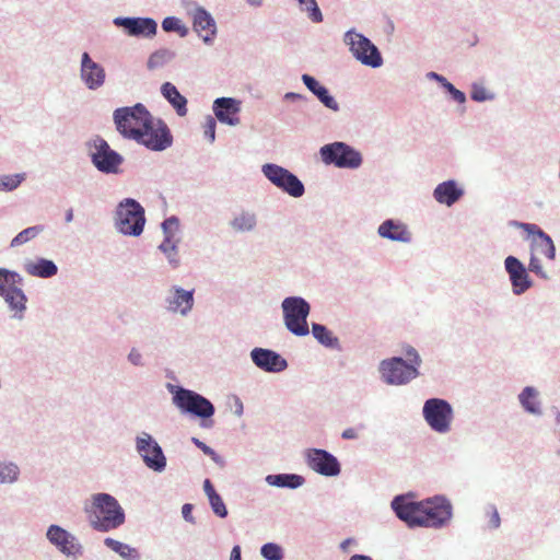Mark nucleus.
<instances>
[{
  "label": "nucleus",
  "mask_w": 560,
  "mask_h": 560,
  "mask_svg": "<svg viewBox=\"0 0 560 560\" xmlns=\"http://www.w3.org/2000/svg\"><path fill=\"white\" fill-rule=\"evenodd\" d=\"M419 527L440 529L445 527L453 517V505L442 494L421 500Z\"/></svg>",
  "instance_id": "obj_8"
},
{
  "label": "nucleus",
  "mask_w": 560,
  "mask_h": 560,
  "mask_svg": "<svg viewBox=\"0 0 560 560\" xmlns=\"http://www.w3.org/2000/svg\"><path fill=\"white\" fill-rule=\"evenodd\" d=\"M504 270L509 276L512 293L523 295L534 284L526 266L515 256L509 255L503 261Z\"/></svg>",
  "instance_id": "obj_20"
},
{
  "label": "nucleus",
  "mask_w": 560,
  "mask_h": 560,
  "mask_svg": "<svg viewBox=\"0 0 560 560\" xmlns=\"http://www.w3.org/2000/svg\"><path fill=\"white\" fill-rule=\"evenodd\" d=\"M21 470L16 463L0 460V485H13L19 480Z\"/></svg>",
  "instance_id": "obj_38"
},
{
  "label": "nucleus",
  "mask_w": 560,
  "mask_h": 560,
  "mask_svg": "<svg viewBox=\"0 0 560 560\" xmlns=\"http://www.w3.org/2000/svg\"><path fill=\"white\" fill-rule=\"evenodd\" d=\"M444 90L450 94L454 102L458 103L459 105H464L466 103V94L458 90L453 83H450Z\"/></svg>",
  "instance_id": "obj_53"
},
{
  "label": "nucleus",
  "mask_w": 560,
  "mask_h": 560,
  "mask_svg": "<svg viewBox=\"0 0 560 560\" xmlns=\"http://www.w3.org/2000/svg\"><path fill=\"white\" fill-rule=\"evenodd\" d=\"M192 28L206 45H212L218 28L213 16L203 7L197 5L191 14Z\"/></svg>",
  "instance_id": "obj_25"
},
{
  "label": "nucleus",
  "mask_w": 560,
  "mask_h": 560,
  "mask_svg": "<svg viewBox=\"0 0 560 560\" xmlns=\"http://www.w3.org/2000/svg\"><path fill=\"white\" fill-rule=\"evenodd\" d=\"M195 290H186L179 285H172L163 299L164 308L171 314L183 317L189 315L195 304Z\"/></svg>",
  "instance_id": "obj_21"
},
{
  "label": "nucleus",
  "mask_w": 560,
  "mask_h": 560,
  "mask_svg": "<svg viewBox=\"0 0 560 560\" xmlns=\"http://www.w3.org/2000/svg\"><path fill=\"white\" fill-rule=\"evenodd\" d=\"M348 560H373L372 557L362 553L352 555Z\"/></svg>",
  "instance_id": "obj_64"
},
{
  "label": "nucleus",
  "mask_w": 560,
  "mask_h": 560,
  "mask_svg": "<svg viewBox=\"0 0 560 560\" xmlns=\"http://www.w3.org/2000/svg\"><path fill=\"white\" fill-rule=\"evenodd\" d=\"M191 442L196 447H198L205 455H212L213 448L208 446L206 443L200 441L198 438H191Z\"/></svg>",
  "instance_id": "obj_57"
},
{
  "label": "nucleus",
  "mask_w": 560,
  "mask_h": 560,
  "mask_svg": "<svg viewBox=\"0 0 560 560\" xmlns=\"http://www.w3.org/2000/svg\"><path fill=\"white\" fill-rule=\"evenodd\" d=\"M465 195L464 188L455 179L444 180L432 191L433 199L445 207H452Z\"/></svg>",
  "instance_id": "obj_27"
},
{
  "label": "nucleus",
  "mask_w": 560,
  "mask_h": 560,
  "mask_svg": "<svg viewBox=\"0 0 560 560\" xmlns=\"http://www.w3.org/2000/svg\"><path fill=\"white\" fill-rule=\"evenodd\" d=\"M45 230L44 225H33L18 233L11 241L10 247L15 248L22 246L30 241L36 238Z\"/></svg>",
  "instance_id": "obj_41"
},
{
  "label": "nucleus",
  "mask_w": 560,
  "mask_h": 560,
  "mask_svg": "<svg viewBox=\"0 0 560 560\" xmlns=\"http://www.w3.org/2000/svg\"><path fill=\"white\" fill-rule=\"evenodd\" d=\"M92 505L86 508L91 527L100 533H107L120 527L126 514L119 502L109 493L100 492L92 495Z\"/></svg>",
  "instance_id": "obj_1"
},
{
  "label": "nucleus",
  "mask_w": 560,
  "mask_h": 560,
  "mask_svg": "<svg viewBox=\"0 0 560 560\" xmlns=\"http://www.w3.org/2000/svg\"><path fill=\"white\" fill-rule=\"evenodd\" d=\"M400 353L405 360V363L409 366H412V369L416 372H420V366L422 364V359L420 357L419 351L409 343H402L400 346Z\"/></svg>",
  "instance_id": "obj_42"
},
{
  "label": "nucleus",
  "mask_w": 560,
  "mask_h": 560,
  "mask_svg": "<svg viewBox=\"0 0 560 560\" xmlns=\"http://www.w3.org/2000/svg\"><path fill=\"white\" fill-rule=\"evenodd\" d=\"M113 24L131 37L152 38L158 33L156 21L149 16H117Z\"/></svg>",
  "instance_id": "obj_18"
},
{
  "label": "nucleus",
  "mask_w": 560,
  "mask_h": 560,
  "mask_svg": "<svg viewBox=\"0 0 560 560\" xmlns=\"http://www.w3.org/2000/svg\"><path fill=\"white\" fill-rule=\"evenodd\" d=\"M377 371L381 381L389 386H404L420 376L412 366L405 363L402 357H390L378 363Z\"/></svg>",
  "instance_id": "obj_11"
},
{
  "label": "nucleus",
  "mask_w": 560,
  "mask_h": 560,
  "mask_svg": "<svg viewBox=\"0 0 560 560\" xmlns=\"http://www.w3.org/2000/svg\"><path fill=\"white\" fill-rule=\"evenodd\" d=\"M135 448L144 465L154 472H163L167 465L166 456L158 441L142 431L135 438Z\"/></svg>",
  "instance_id": "obj_13"
},
{
  "label": "nucleus",
  "mask_w": 560,
  "mask_h": 560,
  "mask_svg": "<svg viewBox=\"0 0 560 560\" xmlns=\"http://www.w3.org/2000/svg\"><path fill=\"white\" fill-rule=\"evenodd\" d=\"M58 270L57 264L46 257H35L24 262V271L35 278L49 279L55 277Z\"/></svg>",
  "instance_id": "obj_29"
},
{
  "label": "nucleus",
  "mask_w": 560,
  "mask_h": 560,
  "mask_svg": "<svg viewBox=\"0 0 560 560\" xmlns=\"http://www.w3.org/2000/svg\"><path fill=\"white\" fill-rule=\"evenodd\" d=\"M215 128H217L215 118L208 115L206 117L203 129H205V137L209 140L210 143L214 142V140H215Z\"/></svg>",
  "instance_id": "obj_52"
},
{
  "label": "nucleus",
  "mask_w": 560,
  "mask_h": 560,
  "mask_svg": "<svg viewBox=\"0 0 560 560\" xmlns=\"http://www.w3.org/2000/svg\"><path fill=\"white\" fill-rule=\"evenodd\" d=\"M511 225L516 226L526 233L528 235L533 236V240L530 242V248L533 250L538 252L539 254L546 256L549 260H555L556 258V246L550 237L549 234H547L542 229H540L535 223H524L518 221H511Z\"/></svg>",
  "instance_id": "obj_23"
},
{
  "label": "nucleus",
  "mask_w": 560,
  "mask_h": 560,
  "mask_svg": "<svg viewBox=\"0 0 560 560\" xmlns=\"http://www.w3.org/2000/svg\"><path fill=\"white\" fill-rule=\"evenodd\" d=\"M304 460L310 469L324 477H337L341 472L338 458L324 448L305 450Z\"/></svg>",
  "instance_id": "obj_16"
},
{
  "label": "nucleus",
  "mask_w": 560,
  "mask_h": 560,
  "mask_svg": "<svg viewBox=\"0 0 560 560\" xmlns=\"http://www.w3.org/2000/svg\"><path fill=\"white\" fill-rule=\"evenodd\" d=\"M242 109V102L234 97H218L213 101L212 110L221 124L228 126H237L240 124L238 114Z\"/></svg>",
  "instance_id": "obj_24"
},
{
  "label": "nucleus",
  "mask_w": 560,
  "mask_h": 560,
  "mask_svg": "<svg viewBox=\"0 0 560 560\" xmlns=\"http://www.w3.org/2000/svg\"><path fill=\"white\" fill-rule=\"evenodd\" d=\"M318 154L325 165L337 168L357 170L363 163L362 153L343 141H334L322 145Z\"/></svg>",
  "instance_id": "obj_7"
},
{
  "label": "nucleus",
  "mask_w": 560,
  "mask_h": 560,
  "mask_svg": "<svg viewBox=\"0 0 560 560\" xmlns=\"http://www.w3.org/2000/svg\"><path fill=\"white\" fill-rule=\"evenodd\" d=\"M150 119H152V114L142 103L118 107L113 113L116 130L122 138L133 141L141 137V128L147 129Z\"/></svg>",
  "instance_id": "obj_3"
},
{
  "label": "nucleus",
  "mask_w": 560,
  "mask_h": 560,
  "mask_svg": "<svg viewBox=\"0 0 560 560\" xmlns=\"http://www.w3.org/2000/svg\"><path fill=\"white\" fill-rule=\"evenodd\" d=\"M528 272H534L541 279H548V273L544 270L541 261L539 258H537L534 254L530 255L529 264L527 268Z\"/></svg>",
  "instance_id": "obj_50"
},
{
  "label": "nucleus",
  "mask_w": 560,
  "mask_h": 560,
  "mask_svg": "<svg viewBox=\"0 0 560 560\" xmlns=\"http://www.w3.org/2000/svg\"><path fill=\"white\" fill-rule=\"evenodd\" d=\"M283 323L285 328L296 337H305L310 334L307 317L311 313V304L299 295L287 296L281 302Z\"/></svg>",
  "instance_id": "obj_6"
},
{
  "label": "nucleus",
  "mask_w": 560,
  "mask_h": 560,
  "mask_svg": "<svg viewBox=\"0 0 560 560\" xmlns=\"http://www.w3.org/2000/svg\"><path fill=\"white\" fill-rule=\"evenodd\" d=\"M260 555L265 560H283V548L277 542H266L260 547Z\"/></svg>",
  "instance_id": "obj_46"
},
{
  "label": "nucleus",
  "mask_w": 560,
  "mask_h": 560,
  "mask_svg": "<svg viewBox=\"0 0 560 560\" xmlns=\"http://www.w3.org/2000/svg\"><path fill=\"white\" fill-rule=\"evenodd\" d=\"M341 438L343 440H357L359 438L358 431L354 428H347L342 431Z\"/></svg>",
  "instance_id": "obj_58"
},
{
  "label": "nucleus",
  "mask_w": 560,
  "mask_h": 560,
  "mask_svg": "<svg viewBox=\"0 0 560 560\" xmlns=\"http://www.w3.org/2000/svg\"><path fill=\"white\" fill-rule=\"evenodd\" d=\"M230 560H242V550L238 545H235L230 553Z\"/></svg>",
  "instance_id": "obj_62"
},
{
  "label": "nucleus",
  "mask_w": 560,
  "mask_h": 560,
  "mask_svg": "<svg viewBox=\"0 0 560 560\" xmlns=\"http://www.w3.org/2000/svg\"><path fill=\"white\" fill-rule=\"evenodd\" d=\"M301 10L304 11L308 19L314 23L323 22V13L317 4L316 0H311L304 7H301Z\"/></svg>",
  "instance_id": "obj_48"
},
{
  "label": "nucleus",
  "mask_w": 560,
  "mask_h": 560,
  "mask_svg": "<svg viewBox=\"0 0 560 560\" xmlns=\"http://www.w3.org/2000/svg\"><path fill=\"white\" fill-rule=\"evenodd\" d=\"M179 225H180V222H179L178 217L171 215V217L166 218L161 223V229H162L163 236H164L163 238H174L175 240V235L179 231Z\"/></svg>",
  "instance_id": "obj_47"
},
{
  "label": "nucleus",
  "mask_w": 560,
  "mask_h": 560,
  "mask_svg": "<svg viewBox=\"0 0 560 560\" xmlns=\"http://www.w3.org/2000/svg\"><path fill=\"white\" fill-rule=\"evenodd\" d=\"M46 539L61 555L72 560L83 556L84 548L75 535L60 525L51 524L47 527Z\"/></svg>",
  "instance_id": "obj_15"
},
{
  "label": "nucleus",
  "mask_w": 560,
  "mask_h": 560,
  "mask_svg": "<svg viewBox=\"0 0 560 560\" xmlns=\"http://www.w3.org/2000/svg\"><path fill=\"white\" fill-rule=\"evenodd\" d=\"M162 28L166 33H177L180 37L188 35V27L183 24L182 20L176 16H166L162 21Z\"/></svg>",
  "instance_id": "obj_44"
},
{
  "label": "nucleus",
  "mask_w": 560,
  "mask_h": 560,
  "mask_svg": "<svg viewBox=\"0 0 560 560\" xmlns=\"http://www.w3.org/2000/svg\"><path fill=\"white\" fill-rule=\"evenodd\" d=\"M160 92L179 117L187 115V98L180 94L175 84L172 82H164L160 88Z\"/></svg>",
  "instance_id": "obj_32"
},
{
  "label": "nucleus",
  "mask_w": 560,
  "mask_h": 560,
  "mask_svg": "<svg viewBox=\"0 0 560 560\" xmlns=\"http://www.w3.org/2000/svg\"><path fill=\"white\" fill-rule=\"evenodd\" d=\"M343 44L352 57L361 65L376 69L383 66L384 60L378 47L364 34L350 28L343 34Z\"/></svg>",
  "instance_id": "obj_5"
},
{
  "label": "nucleus",
  "mask_w": 560,
  "mask_h": 560,
  "mask_svg": "<svg viewBox=\"0 0 560 560\" xmlns=\"http://www.w3.org/2000/svg\"><path fill=\"white\" fill-rule=\"evenodd\" d=\"M23 281L19 272L0 267V295L15 285H22Z\"/></svg>",
  "instance_id": "obj_40"
},
{
  "label": "nucleus",
  "mask_w": 560,
  "mask_h": 560,
  "mask_svg": "<svg viewBox=\"0 0 560 560\" xmlns=\"http://www.w3.org/2000/svg\"><path fill=\"white\" fill-rule=\"evenodd\" d=\"M178 242V240L174 238H163L162 243L158 246V249L164 254L168 265L173 269H177L180 266Z\"/></svg>",
  "instance_id": "obj_37"
},
{
  "label": "nucleus",
  "mask_w": 560,
  "mask_h": 560,
  "mask_svg": "<svg viewBox=\"0 0 560 560\" xmlns=\"http://www.w3.org/2000/svg\"><path fill=\"white\" fill-rule=\"evenodd\" d=\"M176 57L175 51L168 48H161L153 51L147 62V67L150 70H154L171 62Z\"/></svg>",
  "instance_id": "obj_39"
},
{
  "label": "nucleus",
  "mask_w": 560,
  "mask_h": 560,
  "mask_svg": "<svg viewBox=\"0 0 560 560\" xmlns=\"http://www.w3.org/2000/svg\"><path fill=\"white\" fill-rule=\"evenodd\" d=\"M427 78L438 82L443 89H445L451 83L444 75L434 71L428 72Z\"/></svg>",
  "instance_id": "obj_55"
},
{
  "label": "nucleus",
  "mask_w": 560,
  "mask_h": 560,
  "mask_svg": "<svg viewBox=\"0 0 560 560\" xmlns=\"http://www.w3.org/2000/svg\"><path fill=\"white\" fill-rule=\"evenodd\" d=\"M377 235L381 238L390 242L410 244L413 240L412 232L409 226L399 219L388 218L385 219L377 226Z\"/></svg>",
  "instance_id": "obj_26"
},
{
  "label": "nucleus",
  "mask_w": 560,
  "mask_h": 560,
  "mask_svg": "<svg viewBox=\"0 0 560 560\" xmlns=\"http://www.w3.org/2000/svg\"><path fill=\"white\" fill-rule=\"evenodd\" d=\"M141 137L135 141L154 152H162L173 144V135L167 124L161 118L150 119L148 128H141Z\"/></svg>",
  "instance_id": "obj_14"
},
{
  "label": "nucleus",
  "mask_w": 560,
  "mask_h": 560,
  "mask_svg": "<svg viewBox=\"0 0 560 560\" xmlns=\"http://www.w3.org/2000/svg\"><path fill=\"white\" fill-rule=\"evenodd\" d=\"M94 151L89 156L92 165L102 174L118 175L121 173L124 156L110 148L108 142L102 137L93 140Z\"/></svg>",
  "instance_id": "obj_12"
},
{
  "label": "nucleus",
  "mask_w": 560,
  "mask_h": 560,
  "mask_svg": "<svg viewBox=\"0 0 560 560\" xmlns=\"http://www.w3.org/2000/svg\"><path fill=\"white\" fill-rule=\"evenodd\" d=\"M422 418L433 432L444 435L452 430L454 408L444 398H428L422 405Z\"/></svg>",
  "instance_id": "obj_9"
},
{
  "label": "nucleus",
  "mask_w": 560,
  "mask_h": 560,
  "mask_svg": "<svg viewBox=\"0 0 560 560\" xmlns=\"http://www.w3.org/2000/svg\"><path fill=\"white\" fill-rule=\"evenodd\" d=\"M413 492L397 494L390 502V509L396 517L404 522L409 528L419 527L421 501L415 500Z\"/></svg>",
  "instance_id": "obj_17"
},
{
  "label": "nucleus",
  "mask_w": 560,
  "mask_h": 560,
  "mask_svg": "<svg viewBox=\"0 0 560 560\" xmlns=\"http://www.w3.org/2000/svg\"><path fill=\"white\" fill-rule=\"evenodd\" d=\"M166 389L172 395V404L182 415L200 419L202 428L212 427L211 418L215 413V407L210 399L192 389L172 383L166 384Z\"/></svg>",
  "instance_id": "obj_2"
},
{
  "label": "nucleus",
  "mask_w": 560,
  "mask_h": 560,
  "mask_svg": "<svg viewBox=\"0 0 560 560\" xmlns=\"http://www.w3.org/2000/svg\"><path fill=\"white\" fill-rule=\"evenodd\" d=\"M0 296L3 298L9 308L14 312L13 318L21 320L26 311L27 303V296L24 291L19 285H15Z\"/></svg>",
  "instance_id": "obj_33"
},
{
  "label": "nucleus",
  "mask_w": 560,
  "mask_h": 560,
  "mask_svg": "<svg viewBox=\"0 0 560 560\" xmlns=\"http://www.w3.org/2000/svg\"><path fill=\"white\" fill-rule=\"evenodd\" d=\"M127 361L132 365V366H138V368H142L144 366L145 362H144V358H143V354L140 352V350L136 347H132L129 351V353L127 354Z\"/></svg>",
  "instance_id": "obj_54"
},
{
  "label": "nucleus",
  "mask_w": 560,
  "mask_h": 560,
  "mask_svg": "<svg viewBox=\"0 0 560 560\" xmlns=\"http://www.w3.org/2000/svg\"><path fill=\"white\" fill-rule=\"evenodd\" d=\"M283 98L285 101H302V100H305V96L300 93H295V92H287L284 94Z\"/></svg>",
  "instance_id": "obj_61"
},
{
  "label": "nucleus",
  "mask_w": 560,
  "mask_h": 560,
  "mask_svg": "<svg viewBox=\"0 0 560 560\" xmlns=\"http://www.w3.org/2000/svg\"><path fill=\"white\" fill-rule=\"evenodd\" d=\"M145 222V210L136 199L125 198L116 206L114 225L120 234L138 237L143 233Z\"/></svg>",
  "instance_id": "obj_4"
},
{
  "label": "nucleus",
  "mask_w": 560,
  "mask_h": 560,
  "mask_svg": "<svg viewBox=\"0 0 560 560\" xmlns=\"http://www.w3.org/2000/svg\"><path fill=\"white\" fill-rule=\"evenodd\" d=\"M209 500L212 512L220 518H225L229 514L226 505L219 493L212 495Z\"/></svg>",
  "instance_id": "obj_49"
},
{
  "label": "nucleus",
  "mask_w": 560,
  "mask_h": 560,
  "mask_svg": "<svg viewBox=\"0 0 560 560\" xmlns=\"http://www.w3.org/2000/svg\"><path fill=\"white\" fill-rule=\"evenodd\" d=\"M79 78L90 91H97L106 82V70L95 61L90 52L83 51L80 58Z\"/></svg>",
  "instance_id": "obj_19"
},
{
  "label": "nucleus",
  "mask_w": 560,
  "mask_h": 560,
  "mask_svg": "<svg viewBox=\"0 0 560 560\" xmlns=\"http://www.w3.org/2000/svg\"><path fill=\"white\" fill-rule=\"evenodd\" d=\"M357 540L354 538H346L339 545V548L342 552H348L351 546H355Z\"/></svg>",
  "instance_id": "obj_60"
},
{
  "label": "nucleus",
  "mask_w": 560,
  "mask_h": 560,
  "mask_svg": "<svg viewBox=\"0 0 560 560\" xmlns=\"http://www.w3.org/2000/svg\"><path fill=\"white\" fill-rule=\"evenodd\" d=\"M517 401L522 409L534 417L542 416V406L539 390L532 385L525 386L517 395Z\"/></svg>",
  "instance_id": "obj_30"
},
{
  "label": "nucleus",
  "mask_w": 560,
  "mask_h": 560,
  "mask_svg": "<svg viewBox=\"0 0 560 560\" xmlns=\"http://www.w3.org/2000/svg\"><path fill=\"white\" fill-rule=\"evenodd\" d=\"M486 515L489 517V527L497 529L501 525V518L498 509L493 504H488L485 509Z\"/></svg>",
  "instance_id": "obj_51"
},
{
  "label": "nucleus",
  "mask_w": 560,
  "mask_h": 560,
  "mask_svg": "<svg viewBox=\"0 0 560 560\" xmlns=\"http://www.w3.org/2000/svg\"><path fill=\"white\" fill-rule=\"evenodd\" d=\"M257 224L258 217L249 209H241L234 212L229 221V226L237 234L252 233L257 229Z\"/></svg>",
  "instance_id": "obj_31"
},
{
  "label": "nucleus",
  "mask_w": 560,
  "mask_h": 560,
  "mask_svg": "<svg viewBox=\"0 0 560 560\" xmlns=\"http://www.w3.org/2000/svg\"><path fill=\"white\" fill-rule=\"evenodd\" d=\"M203 491L207 494L208 499L218 493L210 479H206L203 481Z\"/></svg>",
  "instance_id": "obj_59"
},
{
  "label": "nucleus",
  "mask_w": 560,
  "mask_h": 560,
  "mask_svg": "<svg viewBox=\"0 0 560 560\" xmlns=\"http://www.w3.org/2000/svg\"><path fill=\"white\" fill-rule=\"evenodd\" d=\"M253 364L260 371L278 374L288 369V361L279 352L262 347H255L249 352Z\"/></svg>",
  "instance_id": "obj_22"
},
{
  "label": "nucleus",
  "mask_w": 560,
  "mask_h": 560,
  "mask_svg": "<svg viewBox=\"0 0 560 560\" xmlns=\"http://www.w3.org/2000/svg\"><path fill=\"white\" fill-rule=\"evenodd\" d=\"M25 173L1 175L0 191L11 192L15 190L25 180Z\"/></svg>",
  "instance_id": "obj_43"
},
{
  "label": "nucleus",
  "mask_w": 560,
  "mask_h": 560,
  "mask_svg": "<svg viewBox=\"0 0 560 560\" xmlns=\"http://www.w3.org/2000/svg\"><path fill=\"white\" fill-rule=\"evenodd\" d=\"M306 89L329 110L335 113L340 110L339 103L330 94L329 90L323 85L315 77L304 73L301 77Z\"/></svg>",
  "instance_id": "obj_28"
},
{
  "label": "nucleus",
  "mask_w": 560,
  "mask_h": 560,
  "mask_svg": "<svg viewBox=\"0 0 560 560\" xmlns=\"http://www.w3.org/2000/svg\"><path fill=\"white\" fill-rule=\"evenodd\" d=\"M312 335L322 346L329 349H339L340 342L337 336H335L325 325L313 323Z\"/></svg>",
  "instance_id": "obj_36"
},
{
  "label": "nucleus",
  "mask_w": 560,
  "mask_h": 560,
  "mask_svg": "<svg viewBox=\"0 0 560 560\" xmlns=\"http://www.w3.org/2000/svg\"><path fill=\"white\" fill-rule=\"evenodd\" d=\"M244 412V406H243V402L241 401L240 398H236L235 400V410H234V413L237 416V417H241Z\"/></svg>",
  "instance_id": "obj_63"
},
{
  "label": "nucleus",
  "mask_w": 560,
  "mask_h": 560,
  "mask_svg": "<svg viewBox=\"0 0 560 560\" xmlns=\"http://www.w3.org/2000/svg\"><path fill=\"white\" fill-rule=\"evenodd\" d=\"M470 98L475 102L482 103L493 101L495 94L486 89L481 83L474 82L470 85Z\"/></svg>",
  "instance_id": "obj_45"
},
{
  "label": "nucleus",
  "mask_w": 560,
  "mask_h": 560,
  "mask_svg": "<svg viewBox=\"0 0 560 560\" xmlns=\"http://www.w3.org/2000/svg\"><path fill=\"white\" fill-rule=\"evenodd\" d=\"M265 481L270 487L295 490L305 483V478L294 472H280L267 475Z\"/></svg>",
  "instance_id": "obj_34"
},
{
  "label": "nucleus",
  "mask_w": 560,
  "mask_h": 560,
  "mask_svg": "<svg viewBox=\"0 0 560 560\" xmlns=\"http://www.w3.org/2000/svg\"><path fill=\"white\" fill-rule=\"evenodd\" d=\"M192 510H194V505L190 503H185L182 506L183 518L190 524L196 523L195 517L192 516Z\"/></svg>",
  "instance_id": "obj_56"
},
{
  "label": "nucleus",
  "mask_w": 560,
  "mask_h": 560,
  "mask_svg": "<svg viewBox=\"0 0 560 560\" xmlns=\"http://www.w3.org/2000/svg\"><path fill=\"white\" fill-rule=\"evenodd\" d=\"M104 545L124 560H141V555L138 549L128 544L121 542L112 537H106L104 539Z\"/></svg>",
  "instance_id": "obj_35"
},
{
  "label": "nucleus",
  "mask_w": 560,
  "mask_h": 560,
  "mask_svg": "<svg viewBox=\"0 0 560 560\" xmlns=\"http://www.w3.org/2000/svg\"><path fill=\"white\" fill-rule=\"evenodd\" d=\"M262 175L282 192L293 198H300L305 194L303 182L290 170L276 163H265L261 166Z\"/></svg>",
  "instance_id": "obj_10"
}]
</instances>
